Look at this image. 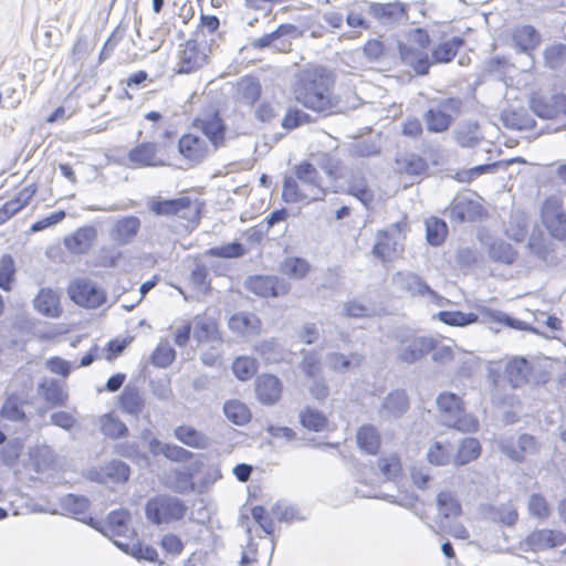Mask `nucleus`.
Returning <instances> with one entry per match:
<instances>
[{
  "instance_id": "nucleus-1",
  "label": "nucleus",
  "mask_w": 566,
  "mask_h": 566,
  "mask_svg": "<svg viewBox=\"0 0 566 566\" xmlns=\"http://www.w3.org/2000/svg\"><path fill=\"white\" fill-rule=\"evenodd\" d=\"M332 87L333 78L326 70L307 69L297 74L293 94L308 109L332 113L338 108Z\"/></svg>"
},
{
  "instance_id": "nucleus-2",
  "label": "nucleus",
  "mask_w": 566,
  "mask_h": 566,
  "mask_svg": "<svg viewBox=\"0 0 566 566\" xmlns=\"http://www.w3.org/2000/svg\"><path fill=\"white\" fill-rule=\"evenodd\" d=\"M327 188L317 169L310 163H302L294 168V175L285 177L282 198L287 203H303L323 200Z\"/></svg>"
},
{
  "instance_id": "nucleus-3",
  "label": "nucleus",
  "mask_w": 566,
  "mask_h": 566,
  "mask_svg": "<svg viewBox=\"0 0 566 566\" xmlns=\"http://www.w3.org/2000/svg\"><path fill=\"white\" fill-rule=\"evenodd\" d=\"M556 261L555 245L542 232H533L525 245V253L518 259V272L528 273L543 269Z\"/></svg>"
},
{
  "instance_id": "nucleus-4",
  "label": "nucleus",
  "mask_w": 566,
  "mask_h": 566,
  "mask_svg": "<svg viewBox=\"0 0 566 566\" xmlns=\"http://www.w3.org/2000/svg\"><path fill=\"white\" fill-rule=\"evenodd\" d=\"M437 405L441 420L446 426L463 432H474L478 430V419L464 411L463 402L455 394L443 392L439 395Z\"/></svg>"
},
{
  "instance_id": "nucleus-5",
  "label": "nucleus",
  "mask_w": 566,
  "mask_h": 566,
  "mask_svg": "<svg viewBox=\"0 0 566 566\" xmlns=\"http://www.w3.org/2000/svg\"><path fill=\"white\" fill-rule=\"evenodd\" d=\"M187 511V506L180 499L167 494L151 497L145 506L146 518L155 525L180 521L185 517Z\"/></svg>"
},
{
  "instance_id": "nucleus-6",
  "label": "nucleus",
  "mask_w": 566,
  "mask_h": 566,
  "mask_svg": "<svg viewBox=\"0 0 566 566\" xmlns=\"http://www.w3.org/2000/svg\"><path fill=\"white\" fill-rule=\"evenodd\" d=\"M541 221L556 240H566V211L558 197L546 199L541 208Z\"/></svg>"
},
{
  "instance_id": "nucleus-7",
  "label": "nucleus",
  "mask_w": 566,
  "mask_h": 566,
  "mask_svg": "<svg viewBox=\"0 0 566 566\" xmlns=\"http://www.w3.org/2000/svg\"><path fill=\"white\" fill-rule=\"evenodd\" d=\"M460 102L455 98H446L432 105L423 115L427 129L431 133L446 132L459 113Z\"/></svg>"
},
{
  "instance_id": "nucleus-8",
  "label": "nucleus",
  "mask_w": 566,
  "mask_h": 566,
  "mask_svg": "<svg viewBox=\"0 0 566 566\" xmlns=\"http://www.w3.org/2000/svg\"><path fill=\"white\" fill-rule=\"evenodd\" d=\"M166 146L159 147L154 143H142L129 150L125 165L129 168L166 166Z\"/></svg>"
},
{
  "instance_id": "nucleus-9",
  "label": "nucleus",
  "mask_w": 566,
  "mask_h": 566,
  "mask_svg": "<svg viewBox=\"0 0 566 566\" xmlns=\"http://www.w3.org/2000/svg\"><path fill=\"white\" fill-rule=\"evenodd\" d=\"M216 150L217 148L198 133L185 134L178 142V151L190 166L201 163Z\"/></svg>"
},
{
  "instance_id": "nucleus-10",
  "label": "nucleus",
  "mask_w": 566,
  "mask_h": 566,
  "mask_svg": "<svg viewBox=\"0 0 566 566\" xmlns=\"http://www.w3.org/2000/svg\"><path fill=\"white\" fill-rule=\"evenodd\" d=\"M193 126L217 149L223 145L227 126L217 111L201 114L195 119Z\"/></svg>"
},
{
  "instance_id": "nucleus-11",
  "label": "nucleus",
  "mask_w": 566,
  "mask_h": 566,
  "mask_svg": "<svg viewBox=\"0 0 566 566\" xmlns=\"http://www.w3.org/2000/svg\"><path fill=\"white\" fill-rule=\"evenodd\" d=\"M70 297L78 305L96 308L105 301V293L88 280H76L69 287Z\"/></svg>"
},
{
  "instance_id": "nucleus-12",
  "label": "nucleus",
  "mask_w": 566,
  "mask_h": 566,
  "mask_svg": "<svg viewBox=\"0 0 566 566\" xmlns=\"http://www.w3.org/2000/svg\"><path fill=\"white\" fill-rule=\"evenodd\" d=\"M531 108L541 118H557L566 125V96L563 94L551 97L533 96Z\"/></svg>"
},
{
  "instance_id": "nucleus-13",
  "label": "nucleus",
  "mask_w": 566,
  "mask_h": 566,
  "mask_svg": "<svg viewBox=\"0 0 566 566\" xmlns=\"http://www.w3.org/2000/svg\"><path fill=\"white\" fill-rule=\"evenodd\" d=\"M434 348V339L422 335H412L403 339L399 347L398 358L407 364H413L423 358Z\"/></svg>"
},
{
  "instance_id": "nucleus-14",
  "label": "nucleus",
  "mask_w": 566,
  "mask_h": 566,
  "mask_svg": "<svg viewBox=\"0 0 566 566\" xmlns=\"http://www.w3.org/2000/svg\"><path fill=\"white\" fill-rule=\"evenodd\" d=\"M206 45L197 40H188L179 52V73H191L202 67L208 62Z\"/></svg>"
},
{
  "instance_id": "nucleus-15",
  "label": "nucleus",
  "mask_w": 566,
  "mask_h": 566,
  "mask_svg": "<svg viewBox=\"0 0 566 566\" xmlns=\"http://www.w3.org/2000/svg\"><path fill=\"white\" fill-rule=\"evenodd\" d=\"M245 285L250 292L261 297H279L290 291V284L276 276L249 277Z\"/></svg>"
},
{
  "instance_id": "nucleus-16",
  "label": "nucleus",
  "mask_w": 566,
  "mask_h": 566,
  "mask_svg": "<svg viewBox=\"0 0 566 566\" xmlns=\"http://www.w3.org/2000/svg\"><path fill=\"white\" fill-rule=\"evenodd\" d=\"M203 463L195 461L188 465L176 469L167 480V485L177 493H190L196 490L193 476L201 470Z\"/></svg>"
},
{
  "instance_id": "nucleus-17",
  "label": "nucleus",
  "mask_w": 566,
  "mask_h": 566,
  "mask_svg": "<svg viewBox=\"0 0 566 566\" xmlns=\"http://www.w3.org/2000/svg\"><path fill=\"white\" fill-rule=\"evenodd\" d=\"M130 514L126 510H118L109 513L106 528L103 533L115 544V539L125 538V542L133 539L134 530L129 526Z\"/></svg>"
},
{
  "instance_id": "nucleus-18",
  "label": "nucleus",
  "mask_w": 566,
  "mask_h": 566,
  "mask_svg": "<svg viewBox=\"0 0 566 566\" xmlns=\"http://www.w3.org/2000/svg\"><path fill=\"white\" fill-rule=\"evenodd\" d=\"M193 337L199 347L209 344L221 345V337L214 319L207 316H196L193 318Z\"/></svg>"
},
{
  "instance_id": "nucleus-19",
  "label": "nucleus",
  "mask_w": 566,
  "mask_h": 566,
  "mask_svg": "<svg viewBox=\"0 0 566 566\" xmlns=\"http://www.w3.org/2000/svg\"><path fill=\"white\" fill-rule=\"evenodd\" d=\"M566 535L560 531L538 530L530 534L526 544L534 552L554 548L564 545Z\"/></svg>"
},
{
  "instance_id": "nucleus-20",
  "label": "nucleus",
  "mask_w": 566,
  "mask_h": 566,
  "mask_svg": "<svg viewBox=\"0 0 566 566\" xmlns=\"http://www.w3.org/2000/svg\"><path fill=\"white\" fill-rule=\"evenodd\" d=\"M365 361V356L358 352L345 355L333 352L326 355L325 364L328 369L336 373H348L358 369Z\"/></svg>"
},
{
  "instance_id": "nucleus-21",
  "label": "nucleus",
  "mask_w": 566,
  "mask_h": 566,
  "mask_svg": "<svg viewBox=\"0 0 566 566\" xmlns=\"http://www.w3.org/2000/svg\"><path fill=\"white\" fill-rule=\"evenodd\" d=\"M140 228V220L129 216L116 220L109 230V237L116 243L124 245L133 241Z\"/></svg>"
},
{
  "instance_id": "nucleus-22",
  "label": "nucleus",
  "mask_w": 566,
  "mask_h": 566,
  "mask_svg": "<svg viewBox=\"0 0 566 566\" xmlns=\"http://www.w3.org/2000/svg\"><path fill=\"white\" fill-rule=\"evenodd\" d=\"M532 364L523 357L510 359L505 367V377L514 388H520L528 382L532 375Z\"/></svg>"
},
{
  "instance_id": "nucleus-23",
  "label": "nucleus",
  "mask_w": 566,
  "mask_h": 566,
  "mask_svg": "<svg viewBox=\"0 0 566 566\" xmlns=\"http://www.w3.org/2000/svg\"><path fill=\"white\" fill-rule=\"evenodd\" d=\"M408 397L402 390H395L388 394L379 408V416L382 419L401 417L408 409Z\"/></svg>"
},
{
  "instance_id": "nucleus-24",
  "label": "nucleus",
  "mask_w": 566,
  "mask_h": 566,
  "mask_svg": "<svg viewBox=\"0 0 566 566\" xmlns=\"http://www.w3.org/2000/svg\"><path fill=\"white\" fill-rule=\"evenodd\" d=\"M501 452L514 461H522L527 454L536 451L537 444L535 439L528 434H522L516 442L503 441L499 446Z\"/></svg>"
},
{
  "instance_id": "nucleus-25",
  "label": "nucleus",
  "mask_w": 566,
  "mask_h": 566,
  "mask_svg": "<svg viewBox=\"0 0 566 566\" xmlns=\"http://www.w3.org/2000/svg\"><path fill=\"white\" fill-rule=\"evenodd\" d=\"M356 493L360 497H377L386 500L390 503L397 504L399 506H402L409 511H411L415 515L423 518V510L421 505L419 504V499L413 493H399L398 495H388V494H377V493H370V492H364L360 490H357Z\"/></svg>"
},
{
  "instance_id": "nucleus-26",
  "label": "nucleus",
  "mask_w": 566,
  "mask_h": 566,
  "mask_svg": "<svg viewBox=\"0 0 566 566\" xmlns=\"http://www.w3.org/2000/svg\"><path fill=\"white\" fill-rule=\"evenodd\" d=\"M229 328L241 336H256L262 331V323L256 315L251 313H238L230 317Z\"/></svg>"
},
{
  "instance_id": "nucleus-27",
  "label": "nucleus",
  "mask_w": 566,
  "mask_h": 566,
  "mask_svg": "<svg viewBox=\"0 0 566 566\" xmlns=\"http://www.w3.org/2000/svg\"><path fill=\"white\" fill-rule=\"evenodd\" d=\"M256 396L262 403L272 405L277 401L282 394V384L273 375H262L256 381Z\"/></svg>"
},
{
  "instance_id": "nucleus-28",
  "label": "nucleus",
  "mask_w": 566,
  "mask_h": 566,
  "mask_svg": "<svg viewBox=\"0 0 566 566\" xmlns=\"http://www.w3.org/2000/svg\"><path fill=\"white\" fill-rule=\"evenodd\" d=\"M97 231L94 227L87 226L77 229L73 234L65 238V247L73 253H86L94 240L96 239Z\"/></svg>"
},
{
  "instance_id": "nucleus-29",
  "label": "nucleus",
  "mask_w": 566,
  "mask_h": 566,
  "mask_svg": "<svg viewBox=\"0 0 566 566\" xmlns=\"http://www.w3.org/2000/svg\"><path fill=\"white\" fill-rule=\"evenodd\" d=\"M400 56L402 61L411 66L418 74H427L431 65V61L426 50L415 48L413 45H399Z\"/></svg>"
},
{
  "instance_id": "nucleus-30",
  "label": "nucleus",
  "mask_w": 566,
  "mask_h": 566,
  "mask_svg": "<svg viewBox=\"0 0 566 566\" xmlns=\"http://www.w3.org/2000/svg\"><path fill=\"white\" fill-rule=\"evenodd\" d=\"M33 303L34 308L46 317H59L61 314L60 295L51 289H41Z\"/></svg>"
},
{
  "instance_id": "nucleus-31",
  "label": "nucleus",
  "mask_w": 566,
  "mask_h": 566,
  "mask_svg": "<svg viewBox=\"0 0 566 566\" xmlns=\"http://www.w3.org/2000/svg\"><path fill=\"white\" fill-rule=\"evenodd\" d=\"M174 437L182 444L193 449H206L211 442L206 433L188 424L175 428Z\"/></svg>"
},
{
  "instance_id": "nucleus-32",
  "label": "nucleus",
  "mask_w": 566,
  "mask_h": 566,
  "mask_svg": "<svg viewBox=\"0 0 566 566\" xmlns=\"http://www.w3.org/2000/svg\"><path fill=\"white\" fill-rule=\"evenodd\" d=\"M488 254L494 262L507 265L515 264L518 269V259H521V255L517 254L510 243L501 239L493 240L489 244Z\"/></svg>"
},
{
  "instance_id": "nucleus-33",
  "label": "nucleus",
  "mask_w": 566,
  "mask_h": 566,
  "mask_svg": "<svg viewBox=\"0 0 566 566\" xmlns=\"http://www.w3.org/2000/svg\"><path fill=\"white\" fill-rule=\"evenodd\" d=\"M91 478L102 483L107 481L125 482L129 478V468L126 463L114 460L107 463L101 472H91Z\"/></svg>"
},
{
  "instance_id": "nucleus-34",
  "label": "nucleus",
  "mask_w": 566,
  "mask_h": 566,
  "mask_svg": "<svg viewBox=\"0 0 566 566\" xmlns=\"http://www.w3.org/2000/svg\"><path fill=\"white\" fill-rule=\"evenodd\" d=\"M481 207L465 196L457 197L450 208L451 218L459 221H472L480 216Z\"/></svg>"
},
{
  "instance_id": "nucleus-35",
  "label": "nucleus",
  "mask_w": 566,
  "mask_h": 566,
  "mask_svg": "<svg viewBox=\"0 0 566 566\" xmlns=\"http://www.w3.org/2000/svg\"><path fill=\"white\" fill-rule=\"evenodd\" d=\"M366 12L387 24L402 17L403 8L400 3H365Z\"/></svg>"
},
{
  "instance_id": "nucleus-36",
  "label": "nucleus",
  "mask_w": 566,
  "mask_h": 566,
  "mask_svg": "<svg viewBox=\"0 0 566 566\" xmlns=\"http://www.w3.org/2000/svg\"><path fill=\"white\" fill-rule=\"evenodd\" d=\"M454 447L444 438L434 440L427 450V459L433 465H447L452 459Z\"/></svg>"
},
{
  "instance_id": "nucleus-37",
  "label": "nucleus",
  "mask_w": 566,
  "mask_h": 566,
  "mask_svg": "<svg viewBox=\"0 0 566 566\" xmlns=\"http://www.w3.org/2000/svg\"><path fill=\"white\" fill-rule=\"evenodd\" d=\"M148 448L153 454H163L167 459L176 462L188 461L192 457V453L182 447L170 443H163L157 439H150L148 442Z\"/></svg>"
},
{
  "instance_id": "nucleus-38",
  "label": "nucleus",
  "mask_w": 566,
  "mask_h": 566,
  "mask_svg": "<svg viewBox=\"0 0 566 566\" xmlns=\"http://www.w3.org/2000/svg\"><path fill=\"white\" fill-rule=\"evenodd\" d=\"M528 216L524 211H514L505 223L506 237L515 242H522L528 231Z\"/></svg>"
},
{
  "instance_id": "nucleus-39",
  "label": "nucleus",
  "mask_w": 566,
  "mask_h": 566,
  "mask_svg": "<svg viewBox=\"0 0 566 566\" xmlns=\"http://www.w3.org/2000/svg\"><path fill=\"white\" fill-rule=\"evenodd\" d=\"M455 139L462 147H475L482 140L483 136L475 122H463L459 124L455 132Z\"/></svg>"
},
{
  "instance_id": "nucleus-40",
  "label": "nucleus",
  "mask_w": 566,
  "mask_h": 566,
  "mask_svg": "<svg viewBox=\"0 0 566 566\" xmlns=\"http://www.w3.org/2000/svg\"><path fill=\"white\" fill-rule=\"evenodd\" d=\"M115 545L125 553L138 559L155 562L158 557V553L153 546L144 545L139 542H133L132 539L129 542L115 539Z\"/></svg>"
},
{
  "instance_id": "nucleus-41",
  "label": "nucleus",
  "mask_w": 566,
  "mask_h": 566,
  "mask_svg": "<svg viewBox=\"0 0 566 566\" xmlns=\"http://www.w3.org/2000/svg\"><path fill=\"white\" fill-rule=\"evenodd\" d=\"M480 314L482 317V322H495L500 324H505L514 329L535 332V329L530 327L528 324H526L525 322L512 318L500 311H494L488 307H480Z\"/></svg>"
},
{
  "instance_id": "nucleus-42",
  "label": "nucleus",
  "mask_w": 566,
  "mask_h": 566,
  "mask_svg": "<svg viewBox=\"0 0 566 566\" xmlns=\"http://www.w3.org/2000/svg\"><path fill=\"white\" fill-rule=\"evenodd\" d=\"M512 40L523 52L535 49L539 43V35L531 25H522L516 28L512 33Z\"/></svg>"
},
{
  "instance_id": "nucleus-43",
  "label": "nucleus",
  "mask_w": 566,
  "mask_h": 566,
  "mask_svg": "<svg viewBox=\"0 0 566 566\" xmlns=\"http://www.w3.org/2000/svg\"><path fill=\"white\" fill-rule=\"evenodd\" d=\"M261 96V85L253 77H243L237 85V98L247 104L253 105Z\"/></svg>"
},
{
  "instance_id": "nucleus-44",
  "label": "nucleus",
  "mask_w": 566,
  "mask_h": 566,
  "mask_svg": "<svg viewBox=\"0 0 566 566\" xmlns=\"http://www.w3.org/2000/svg\"><path fill=\"white\" fill-rule=\"evenodd\" d=\"M356 439L359 449L369 454L377 453L380 447L379 433L373 426L360 427L357 431Z\"/></svg>"
},
{
  "instance_id": "nucleus-45",
  "label": "nucleus",
  "mask_w": 566,
  "mask_h": 566,
  "mask_svg": "<svg viewBox=\"0 0 566 566\" xmlns=\"http://www.w3.org/2000/svg\"><path fill=\"white\" fill-rule=\"evenodd\" d=\"M348 191L357 198L365 207H369L374 200V192L368 187L365 177L360 174L352 175L348 184Z\"/></svg>"
},
{
  "instance_id": "nucleus-46",
  "label": "nucleus",
  "mask_w": 566,
  "mask_h": 566,
  "mask_svg": "<svg viewBox=\"0 0 566 566\" xmlns=\"http://www.w3.org/2000/svg\"><path fill=\"white\" fill-rule=\"evenodd\" d=\"M481 444L475 438H465L461 441L458 452L454 457L457 465H464L479 458Z\"/></svg>"
},
{
  "instance_id": "nucleus-47",
  "label": "nucleus",
  "mask_w": 566,
  "mask_h": 566,
  "mask_svg": "<svg viewBox=\"0 0 566 566\" xmlns=\"http://www.w3.org/2000/svg\"><path fill=\"white\" fill-rule=\"evenodd\" d=\"M437 507L443 516L442 521H449L450 517H458L462 512L459 501L449 491H442L437 495Z\"/></svg>"
},
{
  "instance_id": "nucleus-48",
  "label": "nucleus",
  "mask_w": 566,
  "mask_h": 566,
  "mask_svg": "<svg viewBox=\"0 0 566 566\" xmlns=\"http://www.w3.org/2000/svg\"><path fill=\"white\" fill-rule=\"evenodd\" d=\"M440 322L450 325L464 327L479 322V315L475 313H463L460 311H440L434 315Z\"/></svg>"
},
{
  "instance_id": "nucleus-49",
  "label": "nucleus",
  "mask_w": 566,
  "mask_h": 566,
  "mask_svg": "<svg viewBox=\"0 0 566 566\" xmlns=\"http://www.w3.org/2000/svg\"><path fill=\"white\" fill-rule=\"evenodd\" d=\"M119 403L126 413L137 416L144 408V399L140 392L130 387H126L119 396Z\"/></svg>"
},
{
  "instance_id": "nucleus-50",
  "label": "nucleus",
  "mask_w": 566,
  "mask_h": 566,
  "mask_svg": "<svg viewBox=\"0 0 566 566\" xmlns=\"http://www.w3.org/2000/svg\"><path fill=\"white\" fill-rule=\"evenodd\" d=\"M98 426L102 433L111 439L122 438L128 431L124 422L109 413L103 415L98 418Z\"/></svg>"
},
{
  "instance_id": "nucleus-51",
  "label": "nucleus",
  "mask_w": 566,
  "mask_h": 566,
  "mask_svg": "<svg viewBox=\"0 0 566 566\" xmlns=\"http://www.w3.org/2000/svg\"><path fill=\"white\" fill-rule=\"evenodd\" d=\"M226 417L238 426L245 424L250 418L251 412L249 408L239 400H229L223 406Z\"/></svg>"
},
{
  "instance_id": "nucleus-52",
  "label": "nucleus",
  "mask_w": 566,
  "mask_h": 566,
  "mask_svg": "<svg viewBox=\"0 0 566 566\" xmlns=\"http://www.w3.org/2000/svg\"><path fill=\"white\" fill-rule=\"evenodd\" d=\"M463 41L460 38H452L438 44L432 52V59L437 63L450 62L457 54Z\"/></svg>"
},
{
  "instance_id": "nucleus-53",
  "label": "nucleus",
  "mask_w": 566,
  "mask_h": 566,
  "mask_svg": "<svg viewBox=\"0 0 566 566\" xmlns=\"http://www.w3.org/2000/svg\"><path fill=\"white\" fill-rule=\"evenodd\" d=\"M23 401L14 396H8L2 405L0 417L13 422L23 421L25 418L24 410L22 409Z\"/></svg>"
},
{
  "instance_id": "nucleus-54",
  "label": "nucleus",
  "mask_w": 566,
  "mask_h": 566,
  "mask_svg": "<svg viewBox=\"0 0 566 566\" xmlns=\"http://www.w3.org/2000/svg\"><path fill=\"white\" fill-rule=\"evenodd\" d=\"M396 163L397 169L400 172H403L409 176H420L428 168L427 161L423 158L415 155L397 159Z\"/></svg>"
},
{
  "instance_id": "nucleus-55",
  "label": "nucleus",
  "mask_w": 566,
  "mask_h": 566,
  "mask_svg": "<svg viewBox=\"0 0 566 566\" xmlns=\"http://www.w3.org/2000/svg\"><path fill=\"white\" fill-rule=\"evenodd\" d=\"M280 270L284 275L300 280L307 274L310 265L304 259L287 258L281 263Z\"/></svg>"
},
{
  "instance_id": "nucleus-56",
  "label": "nucleus",
  "mask_w": 566,
  "mask_h": 566,
  "mask_svg": "<svg viewBox=\"0 0 566 566\" xmlns=\"http://www.w3.org/2000/svg\"><path fill=\"white\" fill-rule=\"evenodd\" d=\"M176 358V350L171 347L167 338L160 339L151 355L154 365L165 368L171 365Z\"/></svg>"
},
{
  "instance_id": "nucleus-57",
  "label": "nucleus",
  "mask_w": 566,
  "mask_h": 566,
  "mask_svg": "<svg viewBox=\"0 0 566 566\" xmlns=\"http://www.w3.org/2000/svg\"><path fill=\"white\" fill-rule=\"evenodd\" d=\"M300 420L304 428L316 432L324 430L327 426L326 417L322 412L311 408L301 412Z\"/></svg>"
},
{
  "instance_id": "nucleus-58",
  "label": "nucleus",
  "mask_w": 566,
  "mask_h": 566,
  "mask_svg": "<svg viewBox=\"0 0 566 566\" xmlns=\"http://www.w3.org/2000/svg\"><path fill=\"white\" fill-rule=\"evenodd\" d=\"M232 370L238 379L248 380L256 374V361L249 356L238 357L232 364Z\"/></svg>"
},
{
  "instance_id": "nucleus-59",
  "label": "nucleus",
  "mask_w": 566,
  "mask_h": 566,
  "mask_svg": "<svg viewBox=\"0 0 566 566\" xmlns=\"http://www.w3.org/2000/svg\"><path fill=\"white\" fill-rule=\"evenodd\" d=\"M427 240L432 245H439L447 237V224L437 218H430L426 221Z\"/></svg>"
},
{
  "instance_id": "nucleus-60",
  "label": "nucleus",
  "mask_w": 566,
  "mask_h": 566,
  "mask_svg": "<svg viewBox=\"0 0 566 566\" xmlns=\"http://www.w3.org/2000/svg\"><path fill=\"white\" fill-rule=\"evenodd\" d=\"M271 514L280 522L291 523L293 521L303 520L300 510L285 502L274 504L271 509Z\"/></svg>"
},
{
  "instance_id": "nucleus-61",
  "label": "nucleus",
  "mask_w": 566,
  "mask_h": 566,
  "mask_svg": "<svg viewBox=\"0 0 566 566\" xmlns=\"http://www.w3.org/2000/svg\"><path fill=\"white\" fill-rule=\"evenodd\" d=\"M62 507L77 520L84 521L81 515L86 512L88 500L84 496L67 494L62 500Z\"/></svg>"
},
{
  "instance_id": "nucleus-62",
  "label": "nucleus",
  "mask_w": 566,
  "mask_h": 566,
  "mask_svg": "<svg viewBox=\"0 0 566 566\" xmlns=\"http://www.w3.org/2000/svg\"><path fill=\"white\" fill-rule=\"evenodd\" d=\"M407 289L413 294L428 295L437 305L441 306L444 298L433 292L423 281L416 275L407 276Z\"/></svg>"
},
{
  "instance_id": "nucleus-63",
  "label": "nucleus",
  "mask_w": 566,
  "mask_h": 566,
  "mask_svg": "<svg viewBox=\"0 0 566 566\" xmlns=\"http://www.w3.org/2000/svg\"><path fill=\"white\" fill-rule=\"evenodd\" d=\"M373 310L368 305L357 300L345 302L339 314L345 317L361 318L371 315Z\"/></svg>"
},
{
  "instance_id": "nucleus-64",
  "label": "nucleus",
  "mask_w": 566,
  "mask_h": 566,
  "mask_svg": "<svg viewBox=\"0 0 566 566\" xmlns=\"http://www.w3.org/2000/svg\"><path fill=\"white\" fill-rule=\"evenodd\" d=\"M528 511L534 517L545 520L551 515V507L546 499L537 493H533L528 497Z\"/></svg>"
}]
</instances>
